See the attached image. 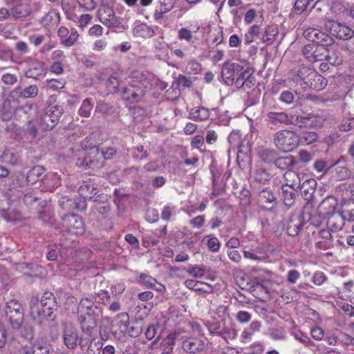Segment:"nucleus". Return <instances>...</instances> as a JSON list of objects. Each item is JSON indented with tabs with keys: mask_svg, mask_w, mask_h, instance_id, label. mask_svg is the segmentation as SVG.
Masks as SVG:
<instances>
[{
	"mask_svg": "<svg viewBox=\"0 0 354 354\" xmlns=\"http://www.w3.org/2000/svg\"><path fill=\"white\" fill-rule=\"evenodd\" d=\"M102 313L101 308L95 305L92 299L84 297L80 300L77 308V317L84 333L91 335L97 327Z\"/></svg>",
	"mask_w": 354,
	"mask_h": 354,
	"instance_id": "obj_1",
	"label": "nucleus"
},
{
	"mask_svg": "<svg viewBox=\"0 0 354 354\" xmlns=\"http://www.w3.org/2000/svg\"><path fill=\"white\" fill-rule=\"evenodd\" d=\"M135 80L123 90L122 97L129 103L140 102L143 97L145 89L151 86L147 75L139 73L133 77Z\"/></svg>",
	"mask_w": 354,
	"mask_h": 354,
	"instance_id": "obj_2",
	"label": "nucleus"
},
{
	"mask_svg": "<svg viewBox=\"0 0 354 354\" xmlns=\"http://www.w3.org/2000/svg\"><path fill=\"white\" fill-rule=\"evenodd\" d=\"M58 308L57 301L52 292H44L41 299V309L38 307L31 308V315L38 322L46 318L53 320L55 318L54 312Z\"/></svg>",
	"mask_w": 354,
	"mask_h": 354,
	"instance_id": "obj_3",
	"label": "nucleus"
},
{
	"mask_svg": "<svg viewBox=\"0 0 354 354\" xmlns=\"http://www.w3.org/2000/svg\"><path fill=\"white\" fill-rule=\"evenodd\" d=\"M272 143L279 151L288 153L298 147L299 136L290 129H280L273 135Z\"/></svg>",
	"mask_w": 354,
	"mask_h": 354,
	"instance_id": "obj_4",
	"label": "nucleus"
},
{
	"mask_svg": "<svg viewBox=\"0 0 354 354\" xmlns=\"http://www.w3.org/2000/svg\"><path fill=\"white\" fill-rule=\"evenodd\" d=\"M6 315L12 328H19L24 320V310L21 302L10 299L6 302Z\"/></svg>",
	"mask_w": 354,
	"mask_h": 354,
	"instance_id": "obj_5",
	"label": "nucleus"
},
{
	"mask_svg": "<svg viewBox=\"0 0 354 354\" xmlns=\"http://www.w3.org/2000/svg\"><path fill=\"white\" fill-rule=\"evenodd\" d=\"M327 31L329 32L330 36L347 41L353 35V30L347 26L345 23H341L337 21L330 20L327 21L325 25Z\"/></svg>",
	"mask_w": 354,
	"mask_h": 354,
	"instance_id": "obj_6",
	"label": "nucleus"
},
{
	"mask_svg": "<svg viewBox=\"0 0 354 354\" xmlns=\"http://www.w3.org/2000/svg\"><path fill=\"white\" fill-rule=\"evenodd\" d=\"M62 227L71 235L79 236L84 233L82 218L77 214H66L62 217Z\"/></svg>",
	"mask_w": 354,
	"mask_h": 354,
	"instance_id": "obj_7",
	"label": "nucleus"
},
{
	"mask_svg": "<svg viewBox=\"0 0 354 354\" xmlns=\"http://www.w3.org/2000/svg\"><path fill=\"white\" fill-rule=\"evenodd\" d=\"M63 339L64 344L69 349H75L78 342L81 349L84 351L88 344V341H85L82 337H79L77 330L71 324L64 326Z\"/></svg>",
	"mask_w": 354,
	"mask_h": 354,
	"instance_id": "obj_8",
	"label": "nucleus"
},
{
	"mask_svg": "<svg viewBox=\"0 0 354 354\" xmlns=\"http://www.w3.org/2000/svg\"><path fill=\"white\" fill-rule=\"evenodd\" d=\"M62 114L63 109L62 106L57 104L52 107L48 106L46 113L41 118V127L45 131L53 129L58 123Z\"/></svg>",
	"mask_w": 354,
	"mask_h": 354,
	"instance_id": "obj_9",
	"label": "nucleus"
},
{
	"mask_svg": "<svg viewBox=\"0 0 354 354\" xmlns=\"http://www.w3.org/2000/svg\"><path fill=\"white\" fill-rule=\"evenodd\" d=\"M325 122L323 115L315 113H306L303 115H295L293 124L299 128H320Z\"/></svg>",
	"mask_w": 354,
	"mask_h": 354,
	"instance_id": "obj_10",
	"label": "nucleus"
},
{
	"mask_svg": "<svg viewBox=\"0 0 354 354\" xmlns=\"http://www.w3.org/2000/svg\"><path fill=\"white\" fill-rule=\"evenodd\" d=\"M208 344L196 336L183 335L181 348L187 354H200L205 351Z\"/></svg>",
	"mask_w": 354,
	"mask_h": 354,
	"instance_id": "obj_11",
	"label": "nucleus"
},
{
	"mask_svg": "<svg viewBox=\"0 0 354 354\" xmlns=\"http://www.w3.org/2000/svg\"><path fill=\"white\" fill-rule=\"evenodd\" d=\"M76 165L84 169H95L102 167L104 164L99 149L93 148L84 158H78Z\"/></svg>",
	"mask_w": 354,
	"mask_h": 354,
	"instance_id": "obj_12",
	"label": "nucleus"
},
{
	"mask_svg": "<svg viewBox=\"0 0 354 354\" xmlns=\"http://www.w3.org/2000/svg\"><path fill=\"white\" fill-rule=\"evenodd\" d=\"M295 115H289L285 111H268L266 114V122L271 129H277L282 125L293 124Z\"/></svg>",
	"mask_w": 354,
	"mask_h": 354,
	"instance_id": "obj_13",
	"label": "nucleus"
},
{
	"mask_svg": "<svg viewBox=\"0 0 354 354\" xmlns=\"http://www.w3.org/2000/svg\"><path fill=\"white\" fill-rule=\"evenodd\" d=\"M98 17L100 21L109 28H118L121 24L120 19L115 16L113 8L108 6H103L99 9Z\"/></svg>",
	"mask_w": 354,
	"mask_h": 354,
	"instance_id": "obj_14",
	"label": "nucleus"
},
{
	"mask_svg": "<svg viewBox=\"0 0 354 354\" xmlns=\"http://www.w3.org/2000/svg\"><path fill=\"white\" fill-rule=\"evenodd\" d=\"M306 222L304 215L301 213L292 214L286 224V231L289 236H297L304 229Z\"/></svg>",
	"mask_w": 354,
	"mask_h": 354,
	"instance_id": "obj_15",
	"label": "nucleus"
},
{
	"mask_svg": "<svg viewBox=\"0 0 354 354\" xmlns=\"http://www.w3.org/2000/svg\"><path fill=\"white\" fill-rule=\"evenodd\" d=\"M243 66L239 63L227 62L223 64L221 77L223 82L227 85L234 84L236 76L243 71Z\"/></svg>",
	"mask_w": 354,
	"mask_h": 354,
	"instance_id": "obj_16",
	"label": "nucleus"
},
{
	"mask_svg": "<svg viewBox=\"0 0 354 354\" xmlns=\"http://www.w3.org/2000/svg\"><path fill=\"white\" fill-rule=\"evenodd\" d=\"M257 203L263 209L272 210L277 204V198L270 188H265L258 194Z\"/></svg>",
	"mask_w": 354,
	"mask_h": 354,
	"instance_id": "obj_17",
	"label": "nucleus"
},
{
	"mask_svg": "<svg viewBox=\"0 0 354 354\" xmlns=\"http://www.w3.org/2000/svg\"><path fill=\"white\" fill-rule=\"evenodd\" d=\"M332 168L335 167L333 172L334 176L339 180H346L350 178L351 171L348 167L347 158L341 156L336 161L331 162Z\"/></svg>",
	"mask_w": 354,
	"mask_h": 354,
	"instance_id": "obj_18",
	"label": "nucleus"
},
{
	"mask_svg": "<svg viewBox=\"0 0 354 354\" xmlns=\"http://www.w3.org/2000/svg\"><path fill=\"white\" fill-rule=\"evenodd\" d=\"M326 46L315 44H309L303 48L302 53L305 57L311 62L321 61L324 57V52L326 51Z\"/></svg>",
	"mask_w": 354,
	"mask_h": 354,
	"instance_id": "obj_19",
	"label": "nucleus"
},
{
	"mask_svg": "<svg viewBox=\"0 0 354 354\" xmlns=\"http://www.w3.org/2000/svg\"><path fill=\"white\" fill-rule=\"evenodd\" d=\"M183 333L184 332L180 329L175 330L169 333L162 341V344L165 346V351L162 353L172 354L174 346L177 341H179L180 342V345H182V339L184 335Z\"/></svg>",
	"mask_w": 354,
	"mask_h": 354,
	"instance_id": "obj_20",
	"label": "nucleus"
},
{
	"mask_svg": "<svg viewBox=\"0 0 354 354\" xmlns=\"http://www.w3.org/2000/svg\"><path fill=\"white\" fill-rule=\"evenodd\" d=\"M45 169L40 165H37L31 168L26 175V180L29 185H35L38 182L42 183L45 177Z\"/></svg>",
	"mask_w": 354,
	"mask_h": 354,
	"instance_id": "obj_21",
	"label": "nucleus"
},
{
	"mask_svg": "<svg viewBox=\"0 0 354 354\" xmlns=\"http://www.w3.org/2000/svg\"><path fill=\"white\" fill-rule=\"evenodd\" d=\"M327 84L326 79L318 74L315 71L310 77L309 82H308L306 86H308L315 91H321L324 89Z\"/></svg>",
	"mask_w": 354,
	"mask_h": 354,
	"instance_id": "obj_22",
	"label": "nucleus"
},
{
	"mask_svg": "<svg viewBox=\"0 0 354 354\" xmlns=\"http://www.w3.org/2000/svg\"><path fill=\"white\" fill-rule=\"evenodd\" d=\"M345 217L342 212H335L330 214L328 218V225L335 230H341L345 223Z\"/></svg>",
	"mask_w": 354,
	"mask_h": 354,
	"instance_id": "obj_23",
	"label": "nucleus"
},
{
	"mask_svg": "<svg viewBox=\"0 0 354 354\" xmlns=\"http://www.w3.org/2000/svg\"><path fill=\"white\" fill-rule=\"evenodd\" d=\"M285 183L282 186H286L289 189H298L300 187V178L297 173L289 170L283 174Z\"/></svg>",
	"mask_w": 354,
	"mask_h": 354,
	"instance_id": "obj_24",
	"label": "nucleus"
},
{
	"mask_svg": "<svg viewBox=\"0 0 354 354\" xmlns=\"http://www.w3.org/2000/svg\"><path fill=\"white\" fill-rule=\"evenodd\" d=\"M315 70L308 66L300 67L297 73L292 77V80L295 82L299 83L303 82L304 84L306 86L308 82H309L310 77L312 76L313 73Z\"/></svg>",
	"mask_w": 354,
	"mask_h": 354,
	"instance_id": "obj_25",
	"label": "nucleus"
},
{
	"mask_svg": "<svg viewBox=\"0 0 354 354\" xmlns=\"http://www.w3.org/2000/svg\"><path fill=\"white\" fill-rule=\"evenodd\" d=\"M45 74V68L44 64L41 62L32 63L29 68L26 71L25 75L28 78L35 80L39 79Z\"/></svg>",
	"mask_w": 354,
	"mask_h": 354,
	"instance_id": "obj_26",
	"label": "nucleus"
},
{
	"mask_svg": "<svg viewBox=\"0 0 354 354\" xmlns=\"http://www.w3.org/2000/svg\"><path fill=\"white\" fill-rule=\"evenodd\" d=\"M39 88L37 85L31 84L28 86L21 89V88H16L12 94H16L19 97L28 99L34 98L38 95Z\"/></svg>",
	"mask_w": 354,
	"mask_h": 354,
	"instance_id": "obj_27",
	"label": "nucleus"
},
{
	"mask_svg": "<svg viewBox=\"0 0 354 354\" xmlns=\"http://www.w3.org/2000/svg\"><path fill=\"white\" fill-rule=\"evenodd\" d=\"M59 176L55 173H48L45 174L42 184L46 191L52 192L60 185Z\"/></svg>",
	"mask_w": 354,
	"mask_h": 354,
	"instance_id": "obj_28",
	"label": "nucleus"
},
{
	"mask_svg": "<svg viewBox=\"0 0 354 354\" xmlns=\"http://www.w3.org/2000/svg\"><path fill=\"white\" fill-rule=\"evenodd\" d=\"M278 156V152L274 149L264 148L258 152L259 159L266 164H274Z\"/></svg>",
	"mask_w": 354,
	"mask_h": 354,
	"instance_id": "obj_29",
	"label": "nucleus"
},
{
	"mask_svg": "<svg viewBox=\"0 0 354 354\" xmlns=\"http://www.w3.org/2000/svg\"><path fill=\"white\" fill-rule=\"evenodd\" d=\"M296 164L295 158L292 156H277L274 166L281 170L289 171Z\"/></svg>",
	"mask_w": 354,
	"mask_h": 354,
	"instance_id": "obj_30",
	"label": "nucleus"
},
{
	"mask_svg": "<svg viewBox=\"0 0 354 354\" xmlns=\"http://www.w3.org/2000/svg\"><path fill=\"white\" fill-rule=\"evenodd\" d=\"M209 117V111L203 106L192 109L189 113V118L195 121H203Z\"/></svg>",
	"mask_w": 354,
	"mask_h": 354,
	"instance_id": "obj_31",
	"label": "nucleus"
},
{
	"mask_svg": "<svg viewBox=\"0 0 354 354\" xmlns=\"http://www.w3.org/2000/svg\"><path fill=\"white\" fill-rule=\"evenodd\" d=\"M133 34L135 36L142 38H151L154 36L155 32L146 24H140L134 27Z\"/></svg>",
	"mask_w": 354,
	"mask_h": 354,
	"instance_id": "obj_32",
	"label": "nucleus"
},
{
	"mask_svg": "<svg viewBox=\"0 0 354 354\" xmlns=\"http://www.w3.org/2000/svg\"><path fill=\"white\" fill-rule=\"evenodd\" d=\"M252 177L257 183H266L271 179L272 174L266 168L257 167L254 170Z\"/></svg>",
	"mask_w": 354,
	"mask_h": 354,
	"instance_id": "obj_33",
	"label": "nucleus"
},
{
	"mask_svg": "<svg viewBox=\"0 0 354 354\" xmlns=\"http://www.w3.org/2000/svg\"><path fill=\"white\" fill-rule=\"evenodd\" d=\"M337 201L333 196L326 197L319 205V207L324 214L330 215L335 212Z\"/></svg>",
	"mask_w": 354,
	"mask_h": 354,
	"instance_id": "obj_34",
	"label": "nucleus"
},
{
	"mask_svg": "<svg viewBox=\"0 0 354 354\" xmlns=\"http://www.w3.org/2000/svg\"><path fill=\"white\" fill-rule=\"evenodd\" d=\"M31 347L34 354H48L50 351L49 343L43 338L37 339Z\"/></svg>",
	"mask_w": 354,
	"mask_h": 354,
	"instance_id": "obj_35",
	"label": "nucleus"
},
{
	"mask_svg": "<svg viewBox=\"0 0 354 354\" xmlns=\"http://www.w3.org/2000/svg\"><path fill=\"white\" fill-rule=\"evenodd\" d=\"M316 30L317 34H315L316 41H314V44L321 46H329L334 43V39L331 36L318 29Z\"/></svg>",
	"mask_w": 354,
	"mask_h": 354,
	"instance_id": "obj_36",
	"label": "nucleus"
},
{
	"mask_svg": "<svg viewBox=\"0 0 354 354\" xmlns=\"http://www.w3.org/2000/svg\"><path fill=\"white\" fill-rule=\"evenodd\" d=\"M279 34V28L276 24L267 26L262 36V41L268 42L274 41Z\"/></svg>",
	"mask_w": 354,
	"mask_h": 354,
	"instance_id": "obj_37",
	"label": "nucleus"
},
{
	"mask_svg": "<svg viewBox=\"0 0 354 354\" xmlns=\"http://www.w3.org/2000/svg\"><path fill=\"white\" fill-rule=\"evenodd\" d=\"M80 195L85 199H91L97 194L93 184L84 183L78 189Z\"/></svg>",
	"mask_w": 354,
	"mask_h": 354,
	"instance_id": "obj_38",
	"label": "nucleus"
},
{
	"mask_svg": "<svg viewBox=\"0 0 354 354\" xmlns=\"http://www.w3.org/2000/svg\"><path fill=\"white\" fill-rule=\"evenodd\" d=\"M115 326L118 328L122 333L127 331V328L129 324V316L127 313H121L117 315L114 319Z\"/></svg>",
	"mask_w": 354,
	"mask_h": 354,
	"instance_id": "obj_39",
	"label": "nucleus"
},
{
	"mask_svg": "<svg viewBox=\"0 0 354 354\" xmlns=\"http://www.w3.org/2000/svg\"><path fill=\"white\" fill-rule=\"evenodd\" d=\"M30 11L26 4H19L14 7L10 11V15L15 18L19 19L26 17L29 15Z\"/></svg>",
	"mask_w": 354,
	"mask_h": 354,
	"instance_id": "obj_40",
	"label": "nucleus"
},
{
	"mask_svg": "<svg viewBox=\"0 0 354 354\" xmlns=\"http://www.w3.org/2000/svg\"><path fill=\"white\" fill-rule=\"evenodd\" d=\"M283 202L286 206L290 207L292 206L296 198V190L295 189H289L286 186L281 187Z\"/></svg>",
	"mask_w": 354,
	"mask_h": 354,
	"instance_id": "obj_41",
	"label": "nucleus"
},
{
	"mask_svg": "<svg viewBox=\"0 0 354 354\" xmlns=\"http://www.w3.org/2000/svg\"><path fill=\"white\" fill-rule=\"evenodd\" d=\"M317 134L314 131H304L299 136V145H310L317 140Z\"/></svg>",
	"mask_w": 354,
	"mask_h": 354,
	"instance_id": "obj_42",
	"label": "nucleus"
},
{
	"mask_svg": "<svg viewBox=\"0 0 354 354\" xmlns=\"http://www.w3.org/2000/svg\"><path fill=\"white\" fill-rule=\"evenodd\" d=\"M136 281L138 283L142 284L149 288H156V285H157L156 279L145 273L139 274L136 279Z\"/></svg>",
	"mask_w": 354,
	"mask_h": 354,
	"instance_id": "obj_43",
	"label": "nucleus"
},
{
	"mask_svg": "<svg viewBox=\"0 0 354 354\" xmlns=\"http://www.w3.org/2000/svg\"><path fill=\"white\" fill-rule=\"evenodd\" d=\"M327 62L333 66H338L343 62V57L338 50L328 51L326 55L324 57Z\"/></svg>",
	"mask_w": 354,
	"mask_h": 354,
	"instance_id": "obj_44",
	"label": "nucleus"
},
{
	"mask_svg": "<svg viewBox=\"0 0 354 354\" xmlns=\"http://www.w3.org/2000/svg\"><path fill=\"white\" fill-rule=\"evenodd\" d=\"M260 34V26L258 25L252 26L245 34V44L248 45L254 41V39Z\"/></svg>",
	"mask_w": 354,
	"mask_h": 354,
	"instance_id": "obj_45",
	"label": "nucleus"
},
{
	"mask_svg": "<svg viewBox=\"0 0 354 354\" xmlns=\"http://www.w3.org/2000/svg\"><path fill=\"white\" fill-rule=\"evenodd\" d=\"M93 103L91 102L90 98H86L83 100L82 105L78 111L80 116L88 118L91 115V111L93 109Z\"/></svg>",
	"mask_w": 354,
	"mask_h": 354,
	"instance_id": "obj_46",
	"label": "nucleus"
},
{
	"mask_svg": "<svg viewBox=\"0 0 354 354\" xmlns=\"http://www.w3.org/2000/svg\"><path fill=\"white\" fill-rule=\"evenodd\" d=\"M317 183L315 180H310L305 181L302 185H300L301 192L306 199H308L314 192V188Z\"/></svg>",
	"mask_w": 354,
	"mask_h": 354,
	"instance_id": "obj_47",
	"label": "nucleus"
},
{
	"mask_svg": "<svg viewBox=\"0 0 354 354\" xmlns=\"http://www.w3.org/2000/svg\"><path fill=\"white\" fill-rule=\"evenodd\" d=\"M12 329L19 331L21 335L26 339H31L33 338V328L31 326L25 323L24 320L22 321L21 325L19 328Z\"/></svg>",
	"mask_w": 354,
	"mask_h": 354,
	"instance_id": "obj_48",
	"label": "nucleus"
},
{
	"mask_svg": "<svg viewBox=\"0 0 354 354\" xmlns=\"http://www.w3.org/2000/svg\"><path fill=\"white\" fill-rule=\"evenodd\" d=\"M313 169L318 173L326 174L332 169L331 163L323 159H317L313 164Z\"/></svg>",
	"mask_w": 354,
	"mask_h": 354,
	"instance_id": "obj_49",
	"label": "nucleus"
},
{
	"mask_svg": "<svg viewBox=\"0 0 354 354\" xmlns=\"http://www.w3.org/2000/svg\"><path fill=\"white\" fill-rule=\"evenodd\" d=\"M66 83V80L63 78L51 79L46 81V88L55 91L64 88Z\"/></svg>",
	"mask_w": 354,
	"mask_h": 354,
	"instance_id": "obj_50",
	"label": "nucleus"
},
{
	"mask_svg": "<svg viewBox=\"0 0 354 354\" xmlns=\"http://www.w3.org/2000/svg\"><path fill=\"white\" fill-rule=\"evenodd\" d=\"M79 34L75 28H71L70 35L61 41V44L66 47H71L77 41Z\"/></svg>",
	"mask_w": 354,
	"mask_h": 354,
	"instance_id": "obj_51",
	"label": "nucleus"
},
{
	"mask_svg": "<svg viewBox=\"0 0 354 354\" xmlns=\"http://www.w3.org/2000/svg\"><path fill=\"white\" fill-rule=\"evenodd\" d=\"M216 333L225 341H227L228 339H234L237 336V331L235 329L230 328H225L223 330Z\"/></svg>",
	"mask_w": 354,
	"mask_h": 354,
	"instance_id": "obj_52",
	"label": "nucleus"
},
{
	"mask_svg": "<svg viewBox=\"0 0 354 354\" xmlns=\"http://www.w3.org/2000/svg\"><path fill=\"white\" fill-rule=\"evenodd\" d=\"M142 327L138 326V324L133 323L130 324L129 323L127 328V331L124 332L123 334H128L131 337H137L142 333Z\"/></svg>",
	"mask_w": 354,
	"mask_h": 354,
	"instance_id": "obj_53",
	"label": "nucleus"
},
{
	"mask_svg": "<svg viewBox=\"0 0 354 354\" xmlns=\"http://www.w3.org/2000/svg\"><path fill=\"white\" fill-rule=\"evenodd\" d=\"M112 106L106 102H99L95 107V111L103 115H109L111 113Z\"/></svg>",
	"mask_w": 354,
	"mask_h": 354,
	"instance_id": "obj_54",
	"label": "nucleus"
},
{
	"mask_svg": "<svg viewBox=\"0 0 354 354\" xmlns=\"http://www.w3.org/2000/svg\"><path fill=\"white\" fill-rule=\"evenodd\" d=\"M306 222V224L308 223L306 226V229H308L310 226L317 227L322 224V219L320 215L317 214H311L309 215L308 221Z\"/></svg>",
	"mask_w": 354,
	"mask_h": 354,
	"instance_id": "obj_55",
	"label": "nucleus"
},
{
	"mask_svg": "<svg viewBox=\"0 0 354 354\" xmlns=\"http://www.w3.org/2000/svg\"><path fill=\"white\" fill-rule=\"evenodd\" d=\"M107 88L111 92H116L120 85V80L115 75H111L106 82Z\"/></svg>",
	"mask_w": 354,
	"mask_h": 354,
	"instance_id": "obj_56",
	"label": "nucleus"
},
{
	"mask_svg": "<svg viewBox=\"0 0 354 354\" xmlns=\"http://www.w3.org/2000/svg\"><path fill=\"white\" fill-rule=\"evenodd\" d=\"M208 237H209L207 243L208 249L213 252H218L221 247V243L218 239L212 235L208 236Z\"/></svg>",
	"mask_w": 354,
	"mask_h": 354,
	"instance_id": "obj_57",
	"label": "nucleus"
},
{
	"mask_svg": "<svg viewBox=\"0 0 354 354\" xmlns=\"http://www.w3.org/2000/svg\"><path fill=\"white\" fill-rule=\"evenodd\" d=\"M60 207L66 210L71 211L74 208L75 202L68 196H64L59 201Z\"/></svg>",
	"mask_w": 354,
	"mask_h": 354,
	"instance_id": "obj_58",
	"label": "nucleus"
},
{
	"mask_svg": "<svg viewBox=\"0 0 354 354\" xmlns=\"http://www.w3.org/2000/svg\"><path fill=\"white\" fill-rule=\"evenodd\" d=\"M204 266H190L187 272L196 278L201 277L205 274Z\"/></svg>",
	"mask_w": 354,
	"mask_h": 354,
	"instance_id": "obj_59",
	"label": "nucleus"
},
{
	"mask_svg": "<svg viewBox=\"0 0 354 354\" xmlns=\"http://www.w3.org/2000/svg\"><path fill=\"white\" fill-rule=\"evenodd\" d=\"M333 245V240L319 239L315 243V248L322 250L330 249Z\"/></svg>",
	"mask_w": 354,
	"mask_h": 354,
	"instance_id": "obj_60",
	"label": "nucleus"
},
{
	"mask_svg": "<svg viewBox=\"0 0 354 354\" xmlns=\"http://www.w3.org/2000/svg\"><path fill=\"white\" fill-rule=\"evenodd\" d=\"M255 82V77L252 76V75H250V76L246 77L245 80L241 83L240 82V80H239V82L236 83V87L239 88L243 87L250 88L254 85Z\"/></svg>",
	"mask_w": 354,
	"mask_h": 354,
	"instance_id": "obj_61",
	"label": "nucleus"
},
{
	"mask_svg": "<svg viewBox=\"0 0 354 354\" xmlns=\"http://www.w3.org/2000/svg\"><path fill=\"white\" fill-rule=\"evenodd\" d=\"M346 220L349 221H354V203L346 205V208L342 211Z\"/></svg>",
	"mask_w": 354,
	"mask_h": 354,
	"instance_id": "obj_62",
	"label": "nucleus"
},
{
	"mask_svg": "<svg viewBox=\"0 0 354 354\" xmlns=\"http://www.w3.org/2000/svg\"><path fill=\"white\" fill-rule=\"evenodd\" d=\"M309 0H297L294 5V9L297 11V14L303 13L307 8Z\"/></svg>",
	"mask_w": 354,
	"mask_h": 354,
	"instance_id": "obj_63",
	"label": "nucleus"
},
{
	"mask_svg": "<svg viewBox=\"0 0 354 354\" xmlns=\"http://www.w3.org/2000/svg\"><path fill=\"white\" fill-rule=\"evenodd\" d=\"M178 37L180 40L185 39L187 41H190L192 38V33L189 29L183 28L178 30Z\"/></svg>",
	"mask_w": 354,
	"mask_h": 354,
	"instance_id": "obj_64",
	"label": "nucleus"
}]
</instances>
